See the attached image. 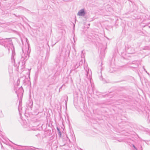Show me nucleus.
I'll use <instances>...</instances> for the list:
<instances>
[{
	"instance_id": "obj_1",
	"label": "nucleus",
	"mask_w": 150,
	"mask_h": 150,
	"mask_svg": "<svg viewBox=\"0 0 150 150\" xmlns=\"http://www.w3.org/2000/svg\"><path fill=\"white\" fill-rule=\"evenodd\" d=\"M85 13L84 10L83 9L79 11L78 13V15L79 16H83L85 14Z\"/></svg>"
},
{
	"instance_id": "obj_2",
	"label": "nucleus",
	"mask_w": 150,
	"mask_h": 150,
	"mask_svg": "<svg viewBox=\"0 0 150 150\" xmlns=\"http://www.w3.org/2000/svg\"><path fill=\"white\" fill-rule=\"evenodd\" d=\"M133 146L134 148L136 149V150H137V149L136 148L135 146H134V145H133Z\"/></svg>"
}]
</instances>
